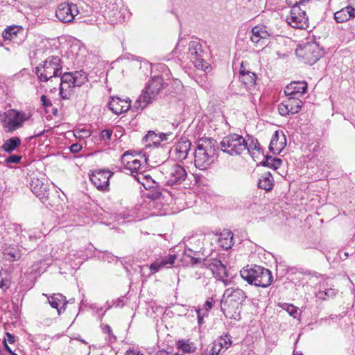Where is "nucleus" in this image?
<instances>
[{"mask_svg": "<svg viewBox=\"0 0 355 355\" xmlns=\"http://www.w3.org/2000/svg\"><path fill=\"white\" fill-rule=\"evenodd\" d=\"M241 277L249 284L266 288L273 280L270 270L256 264L247 265L240 271Z\"/></svg>", "mask_w": 355, "mask_h": 355, "instance_id": "obj_1", "label": "nucleus"}, {"mask_svg": "<svg viewBox=\"0 0 355 355\" xmlns=\"http://www.w3.org/2000/svg\"><path fill=\"white\" fill-rule=\"evenodd\" d=\"M164 78L161 76H153L148 80L145 89L135 102L132 110L135 112L142 111L148 104L155 100L163 87Z\"/></svg>", "mask_w": 355, "mask_h": 355, "instance_id": "obj_2", "label": "nucleus"}, {"mask_svg": "<svg viewBox=\"0 0 355 355\" xmlns=\"http://www.w3.org/2000/svg\"><path fill=\"white\" fill-rule=\"evenodd\" d=\"M30 116L31 115L22 111L10 109L0 113V121L5 132L11 133L21 128Z\"/></svg>", "mask_w": 355, "mask_h": 355, "instance_id": "obj_3", "label": "nucleus"}, {"mask_svg": "<svg viewBox=\"0 0 355 355\" xmlns=\"http://www.w3.org/2000/svg\"><path fill=\"white\" fill-rule=\"evenodd\" d=\"M62 69L61 59L58 56H49L34 71L40 81L47 82L53 77L60 76Z\"/></svg>", "mask_w": 355, "mask_h": 355, "instance_id": "obj_4", "label": "nucleus"}, {"mask_svg": "<svg viewBox=\"0 0 355 355\" xmlns=\"http://www.w3.org/2000/svg\"><path fill=\"white\" fill-rule=\"evenodd\" d=\"M162 173L164 175L165 184L171 187H177L184 182L187 178V172L184 167L178 164L171 166L163 165Z\"/></svg>", "mask_w": 355, "mask_h": 355, "instance_id": "obj_5", "label": "nucleus"}, {"mask_svg": "<svg viewBox=\"0 0 355 355\" xmlns=\"http://www.w3.org/2000/svg\"><path fill=\"white\" fill-rule=\"evenodd\" d=\"M300 47L297 49V55L304 58L310 65L315 64L324 54L323 47L320 46L319 42L315 39L304 43Z\"/></svg>", "mask_w": 355, "mask_h": 355, "instance_id": "obj_6", "label": "nucleus"}, {"mask_svg": "<svg viewBox=\"0 0 355 355\" xmlns=\"http://www.w3.org/2000/svg\"><path fill=\"white\" fill-rule=\"evenodd\" d=\"M206 53L202 49V44L198 41H191L189 44L187 56L192 61L195 67L199 69L209 73L211 70V65L205 60Z\"/></svg>", "mask_w": 355, "mask_h": 355, "instance_id": "obj_7", "label": "nucleus"}, {"mask_svg": "<svg viewBox=\"0 0 355 355\" xmlns=\"http://www.w3.org/2000/svg\"><path fill=\"white\" fill-rule=\"evenodd\" d=\"M245 139L238 134H230L220 142L221 150L230 155H240L245 150Z\"/></svg>", "mask_w": 355, "mask_h": 355, "instance_id": "obj_8", "label": "nucleus"}, {"mask_svg": "<svg viewBox=\"0 0 355 355\" xmlns=\"http://www.w3.org/2000/svg\"><path fill=\"white\" fill-rule=\"evenodd\" d=\"M102 12L104 14V17L111 24L123 22L126 15H129L127 9L122 5L121 1H119L114 6H110L104 8L102 10Z\"/></svg>", "mask_w": 355, "mask_h": 355, "instance_id": "obj_9", "label": "nucleus"}, {"mask_svg": "<svg viewBox=\"0 0 355 355\" xmlns=\"http://www.w3.org/2000/svg\"><path fill=\"white\" fill-rule=\"evenodd\" d=\"M112 175V173L105 169L94 170L89 174L92 183L101 191H109L110 178Z\"/></svg>", "mask_w": 355, "mask_h": 355, "instance_id": "obj_10", "label": "nucleus"}, {"mask_svg": "<svg viewBox=\"0 0 355 355\" xmlns=\"http://www.w3.org/2000/svg\"><path fill=\"white\" fill-rule=\"evenodd\" d=\"M290 16L287 17V22L293 28L304 29L308 27V16L305 10L300 6H290Z\"/></svg>", "mask_w": 355, "mask_h": 355, "instance_id": "obj_11", "label": "nucleus"}, {"mask_svg": "<svg viewBox=\"0 0 355 355\" xmlns=\"http://www.w3.org/2000/svg\"><path fill=\"white\" fill-rule=\"evenodd\" d=\"M78 12L79 10L76 4L64 2L58 5L55 15L60 21L68 23L72 21Z\"/></svg>", "mask_w": 355, "mask_h": 355, "instance_id": "obj_12", "label": "nucleus"}, {"mask_svg": "<svg viewBox=\"0 0 355 355\" xmlns=\"http://www.w3.org/2000/svg\"><path fill=\"white\" fill-rule=\"evenodd\" d=\"M250 34L251 42L256 46L259 45L261 46L266 45L267 40L272 36L271 30L263 24L254 26Z\"/></svg>", "mask_w": 355, "mask_h": 355, "instance_id": "obj_13", "label": "nucleus"}, {"mask_svg": "<svg viewBox=\"0 0 355 355\" xmlns=\"http://www.w3.org/2000/svg\"><path fill=\"white\" fill-rule=\"evenodd\" d=\"M191 142L185 137H182L178 142L171 149V155L174 159L182 162L187 157L191 150Z\"/></svg>", "mask_w": 355, "mask_h": 355, "instance_id": "obj_14", "label": "nucleus"}, {"mask_svg": "<svg viewBox=\"0 0 355 355\" xmlns=\"http://www.w3.org/2000/svg\"><path fill=\"white\" fill-rule=\"evenodd\" d=\"M29 187L31 191L41 200L43 203H46L49 194L48 184L38 178H32L29 183Z\"/></svg>", "mask_w": 355, "mask_h": 355, "instance_id": "obj_15", "label": "nucleus"}, {"mask_svg": "<svg viewBox=\"0 0 355 355\" xmlns=\"http://www.w3.org/2000/svg\"><path fill=\"white\" fill-rule=\"evenodd\" d=\"M194 157L196 167L202 171L209 168V166L217 159L198 148L195 150Z\"/></svg>", "mask_w": 355, "mask_h": 355, "instance_id": "obj_16", "label": "nucleus"}, {"mask_svg": "<svg viewBox=\"0 0 355 355\" xmlns=\"http://www.w3.org/2000/svg\"><path fill=\"white\" fill-rule=\"evenodd\" d=\"M203 266L212 271L213 274L220 279L228 277L226 266L218 259H210L203 261Z\"/></svg>", "mask_w": 355, "mask_h": 355, "instance_id": "obj_17", "label": "nucleus"}, {"mask_svg": "<svg viewBox=\"0 0 355 355\" xmlns=\"http://www.w3.org/2000/svg\"><path fill=\"white\" fill-rule=\"evenodd\" d=\"M232 344V336L229 334L222 335L212 343L209 354L211 355H218L223 350L225 352L230 347Z\"/></svg>", "mask_w": 355, "mask_h": 355, "instance_id": "obj_18", "label": "nucleus"}, {"mask_svg": "<svg viewBox=\"0 0 355 355\" xmlns=\"http://www.w3.org/2000/svg\"><path fill=\"white\" fill-rule=\"evenodd\" d=\"M196 148L216 158L218 156L219 146L217 141L213 138L205 137L199 139Z\"/></svg>", "mask_w": 355, "mask_h": 355, "instance_id": "obj_19", "label": "nucleus"}, {"mask_svg": "<svg viewBox=\"0 0 355 355\" xmlns=\"http://www.w3.org/2000/svg\"><path fill=\"white\" fill-rule=\"evenodd\" d=\"M176 259L177 255L175 254H168L157 259L155 261L149 265L150 274L154 275L164 267H170L171 266L173 265Z\"/></svg>", "mask_w": 355, "mask_h": 355, "instance_id": "obj_20", "label": "nucleus"}, {"mask_svg": "<svg viewBox=\"0 0 355 355\" xmlns=\"http://www.w3.org/2000/svg\"><path fill=\"white\" fill-rule=\"evenodd\" d=\"M130 103L131 100L129 98L123 100L119 97H112L107 106L113 113L119 115L121 113L126 112L131 108Z\"/></svg>", "mask_w": 355, "mask_h": 355, "instance_id": "obj_21", "label": "nucleus"}, {"mask_svg": "<svg viewBox=\"0 0 355 355\" xmlns=\"http://www.w3.org/2000/svg\"><path fill=\"white\" fill-rule=\"evenodd\" d=\"M308 85L306 81L292 82L288 85L284 90L286 96H295L300 98L307 92Z\"/></svg>", "mask_w": 355, "mask_h": 355, "instance_id": "obj_22", "label": "nucleus"}, {"mask_svg": "<svg viewBox=\"0 0 355 355\" xmlns=\"http://www.w3.org/2000/svg\"><path fill=\"white\" fill-rule=\"evenodd\" d=\"M286 145V137L282 134V138L280 139L279 133L276 130L271 138L268 148L270 153L274 155H279Z\"/></svg>", "mask_w": 355, "mask_h": 355, "instance_id": "obj_23", "label": "nucleus"}, {"mask_svg": "<svg viewBox=\"0 0 355 355\" xmlns=\"http://www.w3.org/2000/svg\"><path fill=\"white\" fill-rule=\"evenodd\" d=\"M200 244L199 248H186L184 252V257L189 258V261H188L189 263H190L191 266H196L198 264H202L203 265V261L206 260L205 259H201L198 257H196V256L201 252V250L203 249V242L198 239L197 240Z\"/></svg>", "mask_w": 355, "mask_h": 355, "instance_id": "obj_24", "label": "nucleus"}, {"mask_svg": "<svg viewBox=\"0 0 355 355\" xmlns=\"http://www.w3.org/2000/svg\"><path fill=\"white\" fill-rule=\"evenodd\" d=\"M47 299L51 306L57 309L58 315H60L62 312L65 311L68 301L61 293H53L48 296Z\"/></svg>", "mask_w": 355, "mask_h": 355, "instance_id": "obj_25", "label": "nucleus"}, {"mask_svg": "<svg viewBox=\"0 0 355 355\" xmlns=\"http://www.w3.org/2000/svg\"><path fill=\"white\" fill-rule=\"evenodd\" d=\"M150 191L146 194V199L148 200L149 209L155 207L157 202L162 198H164L163 192L168 193L167 189L162 188V187L158 184L157 187L149 189Z\"/></svg>", "mask_w": 355, "mask_h": 355, "instance_id": "obj_26", "label": "nucleus"}, {"mask_svg": "<svg viewBox=\"0 0 355 355\" xmlns=\"http://www.w3.org/2000/svg\"><path fill=\"white\" fill-rule=\"evenodd\" d=\"M227 297L230 302H235L237 306L241 305L246 299L247 296L244 291L240 288H227L225 290L223 298ZM223 302V299L221 300V302Z\"/></svg>", "mask_w": 355, "mask_h": 355, "instance_id": "obj_27", "label": "nucleus"}, {"mask_svg": "<svg viewBox=\"0 0 355 355\" xmlns=\"http://www.w3.org/2000/svg\"><path fill=\"white\" fill-rule=\"evenodd\" d=\"M128 155L129 151H126L121 157V164L124 166L125 168L130 170L131 174L143 170L144 166H142L141 161L137 159L129 160L127 159L128 157Z\"/></svg>", "mask_w": 355, "mask_h": 355, "instance_id": "obj_28", "label": "nucleus"}, {"mask_svg": "<svg viewBox=\"0 0 355 355\" xmlns=\"http://www.w3.org/2000/svg\"><path fill=\"white\" fill-rule=\"evenodd\" d=\"M247 137V139H245V150H248L251 157L252 158L255 157L256 152L263 155V149L261 147L258 139L250 135H248Z\"/></svg>", "mask_w": 355, "mask_h": 355, "instance_id": "obj_29", "label": "nucleus"}, {"mask_svg": "<svg viewBox=\"0 0 355 355\" xmlns=\"http://www.w3.org/2000/svg\"><path fill=\"white\" fill-rule=\"evenodd\" d=\"M320 283V289L316 294V297L318 299L326 300L336 295V290L331 287V284H329L328 280H323L322 283L321 282Z\"/></svg>", "mask_w": 355, "mask_h": 355, "instance_id": "obj_30", "label": "nucleus"}, {"mask_svg": "<svg viewBox=\"0 0 355 355\" xmlns=\"http://www.w3.org/2000/svg\"><path fill=\"white\" fill-rule=\"evenodd\" d=\"M355 17V9L350 6H346L334 13V19L337 23H344Z\"/></svg>", "mask_w": 355, "mask_h": 355, "instance_id": "obj_31", "label": "nucleus"}, {"mask_svg": "<svg viewBox=\"0 0 355 355\" xmlns=\"http://www.w3.org/2000/svg\"><path fill=\"white\" fill-rule=\"evenodd\" d=\"M5 259L10 262L19 260L21 257V250L18 245H9L3 250Z\"/></svg>", "mask_w": 355, "mask_h": 355, "instance_id": "obj_32", "label": "nucleus"}, {"mask_svg": "<svg viewBox=\"0 0 355 355\" xmlns=\"http://www.w3.org/2000/svg\"><path fill=\"white\" fill-rule=\"evenodd\" d=\"M218 243L220 246L223 249H230L234 245L233 233L230 230H225L219 234Z\"/></svg>", "mask_w": 355, "mask_h": 355, "instance_id": "obj_33", "label": "nucleus"}, {"mask_svg": "<svg viewBox=\"0 0 355 355\" xmlns=\"http://www.w3.org/2000/svg\"><path fill=\"white\" fill-rule=\"evenodd\" d=\"M284 101L291 115L298 113L304 105L303 101L298 97L287 96V98Z\"/></svg>", "mask_w": 355, "mask_h": 355, "instance_id": "obj_34", "label": "nucleus"}, {"mask_svg": "<svg viewBox=\"0 0 355 355\" xmlns=\"http://www.w3.org/2000/svg\"><path fill=\"white\" fill-rule=\"evenodd\" d=\"M24 28L21 26L12 25L6 27L2 33V37L4 40H11L17 36L18 34L22 33Z\"/></svg>", "mask_w": 355, "mask_h": 355, "instance_id": "obj_35", "label": "nucleus"}, {"mask_svg": "<svg viewBox=\"0 0 355 355\" xmlns=\"http://www.w3.org/2000/svg\"><path fill=\"white\" fill-rule=\"evenodd\" d=\"M274 186V179L270 172H267L259 179L258 187L266 191H270Z\"/></svg>", "mask_w": 355, "mask_h": 355, "instance_id": "obj_36", "label": "nucleus"}, {"mask_svg": "<svg viewBox=\"0 0 355 355\" xmlns=\"http://www.w3.org/2000/svg\"><path fill=\"white\" fill-rule=\"evenodd\" d=\"M14 232L16 233V239L15 241L17 243H24L26 241L27 237L30 241L35 239V236H32L27 231L22 229L21 225H14Z\"/></svg>", "mask_w": 355, "mask_h": 355, "instance_id": "obj_37", "label": "nucleus"}, {"mask_svg": "<svg viewBox=\"0 0 355 355\" xmlns=\"http://www.w3.org/2000/svg\"><path fill=\"white\" fill-rule=\"evenodd\" d=\"M21 144V141L19 137H12L4 141L1 148L6 153H12L20 146Z\"/></svg>", "mask_w": 355, "mask_h": 355, "instance_id": "obj_38", "label": "nucleus"}, {"mask_svg": "<svg viewBox=\"0 0 355 355\" xmlns=\"http://www.w3.org/2000/svg\"><path fill=\"white\" fill-rule=\"evenodd\" d=\"M257 76L254 72H250L245 73L243 76H240V81L245 85V87L251 89L256 85Z\"/></svg>", "mask_w": 355, "mask_h": 355, "instance_id": "obj_39", "label": "nucleus"}, {"mask_svg": "<svg viewBox=\"0 0 355 355\" xmlns=\"http://www.w3.org/2000/svg\"><path fill=\"white\" fill-rule=\"evenodd\" d=\"M76 86H72L71 84L60 82V95L62 99H69L71 97L72 89Z\"/></svg>", "mask_w": 355, "mask_h": 355, "instance_id": "obj_40", "label": "nucleus"}, {"mask_svg": "<svg viewBox=\"0 0 355 355\" xmlns=\"http://www.w3.org/2000/svg\"><path fill=\"white\" fill-rule=\"evenodd\" d=\"M73 86L80 87L82 86L87 80V73L83 71H76L73 72Z\"/></svg>", "mask_w": 355, "mask_h": 355, "instance_id": "obj_41", "label": "nucleus"}, {"mask_svg": "<svg viewBox=\"0 0 355 355\" xmlns=\"http://www.w3.org/2000/svg\"><path fill=\"white\" fill-rule=\"evenodd\" d=\"M143 141L146 142H149L147 146L153 145L155 147H158L159 146L158 134L155 133L153 130L148 131L147 134L144 137Z\"/></svg>", "mask_w": 355, "mask_h": 355, "instance_id": "obj_42", "label": "nucleus"}, {"mask_svg": "<svg viewBox=\"0 0 355 355\" xmlns=\"http://www.w3.org/2000/svg\"><path fill=\"white\" fill-rule=\"evenodd\" d=\"M93 248H94V246L91 243H89V246L87 248V250H90V253L89 254H85L82 251H80L76 253L71 252L69 254V257L70 259H72L71 257H76L77 256L78 258H79L81 260V261H78V263H82L83 262V261H85L92 257Z\"/></svg>", "mask_w": 355, "mask_h": 355, "instance_id": "obj_43", "label": "nucleus"}, {"mask_svg": "<svg viewBox=\"0 0 355 355\" xmlns=\"http://www.w3.org/2000/svg\"><path fill=\"white\" fill-rule=\"evenodd\" d=\"M282 309L285 310L293 318H297L300 314L298 313V308L292 304L282 303L279 304Z\"/></svg>", "mask_w": 355, "mask_h": 355, "instance_id": "obj_44", "label": "nucleus"}, {"mask_svg": "<svg viewBox=\"0 0 355 355\" xmlns=\"http://www.w3.org/2000/svg\"><path fill=\"white\" fill-rule=\"evenodd\" d=\"M177 345L179 349L182 350L184 353H190L194 352L196 349L193 343L189 344L183 340H178Z\"/></svg>", "mask_w": 355, "mask_h": 355, "instance_id": "obj_45", "label": "nucleus"}, {"mask_svg": "<svg viewBox=\"0 0 355 355\" xmlns=\"http://www.w3.org/2000/svg\"><path fill=\"white\" fill-rule=\"evenodd\" d=\"M158 184L159 183L154 180L152 178V177L148 174L146 178L145 179V181L142 184V186L144 187L145 189L148 190L155 188V187H157Z\"/></svg>", "mask_w": 355, "mask_h": 355, "instance_id": "obj_46", "label": "nucleus"}, {"mask_svg": "<svg viewBox=\"0 0 355 355\" xmlns=\"http://www.w3.org/2000/svg\"><path fill=\"white\" fill-rule=\"evenodd\" d=\"M148 173H146V171L143 169L140 171H138L135 173L131 174V175L134 178L135 180H137L139 184L142 185L144 182L145 181V179L148 176Z\"/></svg>", "mask_w": 355, "mask_h": 355, "instance_id": "obj_47", "label": "nucleus"}, {"mask_svg": "<svg viewBox=\"0 0 355 355\" xmlns=\"http://www.w3.org/2000/svg\"><path fill=\"white\" fill-rule=\"evenodd\" d=\"M282 164V160L280 158H274L272 160L268 162V166H264L265 167H268L272 168L273 170L278 169L281 165Z\"/></svg>", "mask_w": 355, "mask_h": 355, "instance_id": "obj_48", "label": "nucleus"}, {"mask_svg": "<svg viewBox=\"0 0 355 355\" xmlns=\"http://www.w3.org/2000/svg\"><path fill=\"white\" fill-rule=\"evenodd\" d=\"M22 159L21 155H16V154H12L7 157L5 159V162L7 164H18L21 162Z\"/></svg>", "mask_w": 355, "mask_h": 355, "instance_id": "obj_49", "label": "nucleus"}, {"mask_svg": "<svg viewBox=\"0 0 355 355\" xmlns=\"http://www.w3.org/2000/svg\"><path fill=\"white\" fill-rule=\"evenodd\" d=\"M73 79L74 78L73 72H66L64 73L62 76H61L60 82L71 84L72 86H73Z\"/></svg>", "mask_w": 355, "mask_h": 355, "instance_id": "obj_50", "label": "nucleus"}, {"mask_svg": "<svg viewBox=\"0 0 355 355\" xmlns=\"http://www.w3.org/2000/svg\"><path fill=\"white\" fill-rule=\"evenodd\" d=\"M278 112H279V114L283 116H286L287 115L291 114L290 113V110H289L285 101H284L282 103H281L278 105Z\"/></svg>", "mask_w": 355, "mask_h": 355, "instance_id": "obj_51", "label": "nucleus"}, {"mask_svg": "<svg viewBox=\"0 0 355 355\" xmlns=\"http://www.w3.org/2000/svg\"><path fill=\"white\" fill-rule=\"evenodd\" d=\"M112 130L110 129H104L101 132V137L104 141H108L111 139L112 135Z\"/></svg>", "mask_w": 355, "mask_h": 355, "instance_id": "obj_52", "label": "nucleus"}, {"mask_svg": "<svg viewBox=\"0 0 355 355\" xmlns=\"http://www.w3.org/2000/svg\"><path fill=\"white\" fill-rule=\"evenodd\" d=\"M306 275H309V276H311L312 277H315L316 278H320L321 280H329V278L328 277H326L324 275H320L319 274L318 272H315V271H313V270H307L304 273Z\"/></svg>", "mask_w": 355, "mask_h": 355, "instance_id": "obj_53", "label": "nucleus"}, {"mask_svg": "<svg viewBox=\"0 0 355 355\" xmlns=\"http://www.w3.org/2000/svg\"><path fill=\"white\" fill-rule=\"evenodd\" d=\"M40 263H35L31 268H29L28 272L32 274L34 273L35 275H40L43 272L39 268Z\"/></svg>", "mask_w": 355, "mask_h": 355, "instance_id": "obj_54", "label": "nucleus"}, {"mask_svg": "<svg viewBox=\"0 0 355 355\" xmlns=\"http://www.w3.org/2000/svg\"><path fill=\"white\" fill-rule=\"evenodd\" d=\"M307 1H309L308 0H286V2L288 6L303 5L305 2H307Z\"/></svg>", "mask_w": 355, "mask_h": 355, "instance_id": "obj_55", "label": "nucleus"}, {"mask_svg": "<svg viewBox=\"0 0 355 355\" xmlns=\"http://www.w3.org/2000/svg\"><path fill=\"white\" fill-rule=\"evenodd\" d=\"M42 105L44 107H48L52 106V103L46 95H42L41 96Z\"/></svg>", "mask_w": 355, "mask_h": 355, "instance_id": "obj_56", "label": "nucleus"}, {"mask_svg": "<svg viewBox=\"0 0 355 355\" xmlns=\"http://www.w3.org/2000/svg\"><path fill=\"white\" fill-rule=\"evenodd\" d=\"M69 149H70L71 153H77L81 150L82 146L80 144H79L78 143H75V144H73L72 145H71Z\"/></svg>", "mask_w": 355, "mask_h": 355, "instance_id": "obj_57", "label": "nucleus"}, {"mask_svg": "<svg viewBox=\"0 0 355 355\" xmlns=\"http://www.w3.org/2000/svg\"><path fill=\"white\" fill-rule=\"evenodd\" d=\"M275 157H272L271 155H264V159L263 161H261L259 164H257V166H268V162L272 160V159H274Z\"/></svg>", "mask_w": 355, "mask_h": 355, "instance_id": "obj_58", "label": "nucleus"}, {"mask_svg": "<svg viewBox=\"0 0 355 355\" xmlns=\"http://www.w3.org/2000/svg\"><path fill=\"white\" fill-rule=\"evenodd\" d=\"M103 331L104 333L111 336L113 338L114 340H116V336L112 334V331L110 326H109L108 324L105 325V327L103 328Z\"/></svg>", "mask_w": 355, "mask_h": 355, "instance_id": "obj_59", "label": "nucleus"}, {"mask_svg": "<svg viewBox=\"0 0 355 355\" xmlns=\"http://www.w3.org/2000/svg\"><path fill=\"white\" fill-rule=\"evenodd\" d=\"M171 135V132H168V133H159L158 134V137H159V144L161 143V141H166L168 139V137Z\"/></svg>", "mask_w": 355, "mask_h": 355, "instance_id": "obj_60", "label": "nucleus"}, {"mask_svg": "<svg viewBox=\"0 0 355 355\" xmlns=\"http://www.w3.org/2000/svg\"><path fill=\"white\" fill-rule=\"evenodd\" d=\"M213 307V299L209 298L206 300L205 303V309L207 311H209Z\"/></svg>", "mask_w": 355, "mask_h": 355, "instance_id": "obj_61", "label": "nucleus"}, {"mask_svg": "<svg viewBox=\"0 0 355 355\" xmlns=\"http://www.w3.org/2000/svg\"><path fill=\"white\" fill-rule=\"evenodd\" d=\"M251 72L250 71L248 70L245 69L244 64H243V62H241V67H240V69H239V77L240 76H244L245 73H250Z\"/></svg>", "mask_w": 355, "mask_h": 355, "instance_id": "obj_62", "label": "nucleus"}, {"mask_svg": "<svg viewBox=\"0 0 355 355\" xmlns=\"http://www.w3.org/2000/svg\"><path fill=\"white\" fill-rule=\"evenodd\" d=\"M9 287L8 281L4 280L2 278L1 273L0 272V288L7 289Z\"/></svg>", "mask_w": 355, "mask_h": 355, "instance_id": "obj_63", "label": "nucleus"}, {"mask_svg": "<svg viewBox=\"0 0 355 355\" xmlns=\"http://www.w3.org/2000/svg\"><path fill=\"white\" fill-rule=\"evenodd\" d=\"M6 335L7 337L6 341H8L10 344H12L15 342V336L14 335L9 332H6Z\"/></svg>", "mask_w": 355, "mask_h": 355, "instance_id": "obj_64", "label": "nucleus"}]
</instances>
